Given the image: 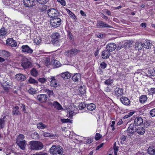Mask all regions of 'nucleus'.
I'll use <instances>...</instances> for the list:
<instances>
[{
    "instance_id": "obj_1",
    "label": "nucleus",
    "mask_w": 155,
    "mask_h": 155,
    "mask_svg": "<svg viewBox=\"0 0 155 155\" xmlns=\"http://www.w3.org/2000/svg\"><path fill=\"white\" fill-rule=\"evenodd\" d=\"M50 152L52 155H62L63 149L61 147L57 145H53L50 148Z\"/></svg>"
},
{
    "instance_id": "obj_2",
    "label": "nucleus",
    "mask_w": 155,
    "mask_h": 155,
    "mask_svg": "<svg viewBox=\"0 0 155 155\" xmlns=\"http://www.w3.org/2000/svg\"><path fill=\"white\" fill-rule=\"evenodd\" d=\"M30 147L33 150H41L43 147L42 143L38 141H32L30 142Z\"/></svg>"
},
{
    "instance_id": "obj_3",
    "label": "nucleus",
    "mask_w": 155,
    "mask_h": 155,
    "mask_svg": "<svg viewBox=\"0 0 155 155\" xmlns=\"http://www.w3.org/2000/svg\"><path fill=\"white\" fill-rule=\"evenodd\" d=\"M59 13L57 10L53 8L49 9L48 11V15L50 18L56 17Z\"/></svg>"
},
{
    "instance_id": "obj_4",
    "label": "nucleus",
    "mask_w": 155,
    "mask_h": 155,
    "mask_svg": "<svg viewBox=\"0 0 155 155\" xmlns=\"http://www.w3.org/2000/svg\"><path fill=\"white\" fill-rule=\"evenodd\" d=\"M21 65L24 68H27L31 67V64L29 59L24 57L22 59Z\"/></svg>"
},
{
    "instance_id": "obj_5",
    "label": "nucleus",
    "mask_w": 155,
    "mask_h": 155,
    "mask_svg": "<svg viewBox=\"0 0 155 155\" xmlns=\"http://www.w3.org/2000/svg\"><path fill=\"white\" fill-rule=\"evenodd\" d=\"M114 94L117 97H120L124 94V89L120 87H116L114 90Z\"/></svg>"
},
{
    "instance_id": "obj_6",
    "label": "nucleus",
    "mask_w": 155,
    "mask_h": 155,
    "mask_svg": "<svg viewBox=\"0 0 155 155\" xmlns=\"http://www.w3.org/2000/svg\"><path fill=\"white\" fill-rule=\"evenodd\" d=\"M60 38V34L57 32L53 33L51 35L52 41L54 44H55L59 42Z\"/></svg>"
},
{
    "instance_id": "obj_7",
    "label": "nucleus",
    "mask_w": 155,
    "mask_h": 155,
    "mask_svg": "<svg viewBox=\"0 0 155 155\" xmlns=\"http://www.w3.org/2000/svg\"><path fill=\"white\" fill-rule=\"evenodd\" d=\"M49 104L51 106L54 107V108L58 110L63 109L61 105L57 101H54L53 103L49 102Z\"/></svg>"
},
{
    "instance_id": "obj_8",
    "label": "nucleus",
    "mask_w": 155,
    "mask_h": 155,
    "mask_svg": "<svg viewBox=\"0 0 155 155\" xmlns=\"http://www.w3.org/2000/svg\"><path fill=\"white\" fill-rule=\"evenodd\" d=\"M80 52V50L75 49H72L65 52V54L69 57L74 56Z\"/></svg>"
},
{
    "instance_id": "obj_9",
    "label": "nucleus",
    "mask_w": 155,
    "mask_h": 155,
    "mask_svg": "<svg viewBox=\"0 0 155 155\" xmlns=\"http://www.w3.org/2000/svg\"><path fill=\"white\" fill-rule=\"evenodd\" d=\"M37 98L39 101L42 103H45L47 100L48 97L46 94H42L38 95Z\"/></svg>"
},
{
    "instance_id": "obj_10",
    "label": "nucleus",
    "mask_w": 155,
    "mask_h": 155,
    "mask_svg": "<svg viewBox=\"0 0 155 155\" xmlns=\"http://www.w3.org/2000/svg\"><path fill=\"white\" fill-rule=\"evenodd\" d=\"M21 48L22 51L25 53L31 54L33 51V50L27 45H23Z\"/></svg>"
},
{
    "instance_id": "obj_11",
    "label": "nucleus",
    "mask_w": 155,
    "mask_h": 155,
    "mask_svg": "<svg viewBox=\"0 0 155 155\" xmlns=\"http://www.w3.org/2000/svg\"><path fill=\"white\" fill-rule=\"evenodd\" d=\"M6 44L12 47H15L17 46L16 41L12 38L8 39L6 41Z\"/></svg>"
},
{
    "instance_id": "obj_12",
    "label": "nucleus",
    "mask_w": 155,
    "mask_h": 155,
    "mask_svg": "<svg viewBox=\"0 0 155 155\" xmlns=\"http://www.w3.org/2000/svg\"><path fill=\"white\" fill-rule=\"evenodd\" d=\"M16 143L20 148L22 150L25 149V147L26 146V142L25 140L22 141H16Z\"/></svg>"
},
{
    "instance_id": "obj_13",
    "label": "nucleus",
    "mask_w": 155,
    "mask_h": 155,
    "mask_svg": "<svg viewBox=\"0 0 155 155\" xmlns=\"http://www.w3.org/2000/svg\"><path fill=\"white\" fill-rule=\"evenodd\" d=\"M15 78L17 81H24L26 79L25 75L21 73L17 74L15 76Z\"/></svg>"
},
{
    "instance_id": "obj_14",
    "label": "nucleus",
    "mask_w": 155,
    "mask_h": 155,
    "mask_svg": "<svg viewBox=\"0 0 155 155\" xmlns=\"http://www.w3.org/2000/svg\"><path fill=\"white\" fill-rule=\"evenodd\" d=\"M134 126L133 124H130L127 130V134L131 136L134 132Z\"/></svg>"
},
{
    "instance_id": "obj_15",
    "label": "nucleus",
    "mask_w": 155,
    "mask_h": 155,
    "mask_svg": "<svg viewBox=\"0 0 155 155\" xmlns=\"http://www.w3.org/2000/svg\"><path fill=\"white\" fill-rule=\"evenodd\" d=\"M51 25L53 27L57 28L60 26L61 24V21L57 20H51Z\"/></svg>"
},
{
    "instance_id": "obj_16",
    "label": "nucleus",
    "mask_w": 155,
    "mask_h": 155,
    "mask_svg": "<svg viewBox=\"0 0 155 155\" xmlns=\"http://www.w3.org/2000/svg\"><path fill=\"white\" fill-rule=\"evenodd\" d=\"M120 100L121 103L125 105H129L130 103V100L126 97H123L121 98Z\"/></svg>"
},
{
    "instance_id": "obj_17",
    "label": "nucleus",
    "mask_w": 155,
    "mask_h": 155,
    "mask_svg": "<svg viewBox=\"0 0 155 155\" xmlns=\"http://www.w3.org/2000/svg\"><path fill=\"white\" fill-rule=\"evenodd\" d=\"M81 78V75L79 73L75 74L72 77V80L76 82H78Z\"/></svg>"
},
{
    "instance_id": "obj_18",
    "label": "nucleus",
    "mask_w": 155,
    "mask_h": 155,
    "mask_svg": "<svg viewBox=\"0 0 155 155\" xmlns=\"http://www.w3.org/2000/svg\"><path fill=\"white\" fill-rule=\"evenodd\" d=\"M116 46L114 43H110L107 45V51H112L116 48Z\"/></svg>"
},
{
    "instance_id": "obj_19",
    "label": "nucleus",
    "mask_w": 155,
    "mask_h": 155,
    "mask_svg": "<svg viewBox=\"0 0 155 155\" xmlns=\"http://www.w3.org/2000/svg\"><path fill=\"white\" fill-rule=\"evenodd\" d=\"M134 122L135 125H140L143 123V120L141 117H138L135 119Z\"/></svg>"
},
{
    "instance_id": "obj_20",
    "label": "nucleus",
    "mask_w": 155,
    "mask_h": 155,
    "mask_svg": "<svg viewBox=\"0 0 155 155\" xmlns=\"http://www.w3.org/2000/svg\"><path fill=\"white\" fill-rule=\"evenodd\" d=\"M50 85L53 87H56L57 86V81L55 79L54 77H51L50 78Z\"/></svg>"
},
{
    "instance_id": "obj_21",
    "label": "nucleus",
    "mask_w": 155,
    "mask_h": 155,
    "mask_svg": "<svg viewBox=\"0 0 155 155\" xmlns=\"http://www.w3.org/2000/svg\"><path fill=\"white\" fill-rule=\"evenodd\" d=\"M143 44L141 42L137 41L135 44V48L138 50L142 49L144 47Z\"/></svg>"
},
{
    "instance_id": "obj_22",
    "label": "nucleus",
    "mask_w": 155,
    "mask_h": 155,
    "mask_svg": "<svg viewBox=\"0 0 155 155\" xmlns=\"http://www.w3.org/2000/svg\"><path fill=\"white\" fill-rule=\"evenodd\" d=\"M61 77L64 79H69L71 77V74L68 72L62 73L61 74Z\"/></svg>"
},
{
    "instance_id": "obj_23",
    "label": "nucleus",
    "mask_w": 155,
    "mask_h": 155,
    "mask_svg": "<svg viewBox=\"0 0 155 155\" xmlns=\"http://www.w3.org/2000/svg\"><path fill=\"white\" fill-rule=\"evenodd\" d=\"M19 107L18 106H15L13 109V110L12 111L13 115H18L21 114L19 110Z\"/></svg>"
},
{
    "instance_id": "obj_24",
    "label": "nucleus",
    "mask_w": 155,
    "mask_h": 155,
    "mask_svg": "<svg viewBox=\"0 0 155 155\" xmlns=\"http://www.w3.org/2000/svg\"><path fill=\"white\" fill-rule=\"evenodd\" d=\"M145 130L142 127H140L137 129L136 131L137 133L140 134H143L145 132Z\"/></svg>"
},
{
    "instance_id": "obj_25",
    "label": "nucleus",
    "mask_w": 155,
    "mask_h": 155,
    "mask_svg": "<svg viewBox=\"0 0 155 155\" xmlns=\"http://www.w3.org/2000/svg\"><path fill=\"white\" fill-rule=\"evenodd\" d=\"M5 116H4L3 118H0V128L1 129H3L4 127L5 122Z\"/></svg>"
},
{
    "instance_id": "obj_26",
    "label": "nucleus",
    "mask_w": 155,
    "mask_h": 155,
    "mask_svg": "<svg viewBox=\"0 0 155 155\" xmlns=\"http://www.w3.org/2000/svg\"><path fill=\"white\" fill-rule=\"evenodd\" d=\"M87 107L88 110L92 111L95 109L96 106L94 104L91 103L88 104L87 105Z\"/></svg>"
},
{
    "instance_id": "obj_27",
    "label": "nucleus",
    "mask_w": 155,
    "mask_h": 155,
    "mask_svg": "<svg viewBox=\"0 0 155 155\" xmlns=\"http://www.w3.org/2000/svg\"><path fill=\"white\" fill-rule=\"evenodd\" d=\"M37 128L39 129H44L48 127L47 125H45L41 122L38 123L37 124Z\"/></svg>"
},
{
    "instance_id": "obj_28",
    "label": "nucleus",
    "mask_w": 155,
    "mask_h": 155,
    "mask_svg": "<svg viewBox=\"0 0 155 155\" xmlns=\"http://www.w3.org/2000/svg\"><path fill=\"white\" fill-rule=\"evenodd\" d=\"M148 153L151 155L155 154V147H150L148 149Z\"/></svg>"
},
{
    "instance_id": "obj_29",
    "label": "nucleus",
    "mask_w": 155,
    "mask_h": 155,
    "mask_svg": "<svg viewBox=\"0 0 155 155\" xmlns=\"http://www.w3.org/2000/svg\"><path fill=\"white\" fill-rule=\"evenodd\" d=\"M106 24L104 22L99 21L97 24V27L98 28H102L106 26Z\"/></svg>"
},
{
    "instance_id": "obj_30",
    "label": "nucleus",
    "mask_w": 155,
    "mask_h": 155,
    "mask_svg": "<svg viewBox=\"0 0 155 155\" xmlns=\"http://www.w3.org/2000/svg\"><path fill=\"white\" fill-rule=\"evenodd\" d=\"M147 99V97L146 95H142L140 98V101L141 103H144L146 101Z\"/></svg>"
},
{
    "instance_id": "obj_31",
    "label": "nucleus",
    "mask_w": 155,
    "mask_h": 155,
    "mask_svg": "<svg viewBox=\"0 0 155 155\" xmlns=\"http://www.w3.org/2000/svg\"><path fill=\"white\" fill-rule=\"evenodd\" d=\"M79 91L81 94H84L86 92L85 87L84 85L79 87Z\"/></svg>"
},
{
    "instance_id": "obj_32",
    "label": "nucleus",
    "mask_w": 155,
    "mask_h": 155,
    "mask_svg": "<svg viewBox=\"0 0 155 155\" xmlns=\"http://www.w3.org/2000/svg\"><path fill=\"white\" fill-rule=\"evenodd\" d=\"M1 54H2V56L4 57H8L11 55L10 53L9 52L5 50L2 51Z\"/></svg>"
},
{
    "instance_id": "obj_33",
    "label": "nucleus",
    "mask_w": 155,
    "mask_h": 155,
    "mask_svg": "<svg viewBox=\"0 0 155 155\" xmlns=\"http://www.w3.org/2000/svg\"><path fill=\"white\" fill-rule=\"evenodd\" d=\"M151 43L149 40H146L143 43L144 47L147 48H149L150 47Z\"/></svg>"
},
{
    "instance_id": "obj_34",
    "label": "nucleus",
    "mask_w": 155,
    "mask_h": 155,
    "mask_svg": "<svg viewBox=\"0 0 155 155\" xmlns=\"http://www.w3.org/2000/svg\"><path fill=\"white\" fill-rule=\"evenodd\" d=\"M6 33L7 31L5 28H2L0 29V36H4Z\"/></svg>"
},
{
    "instance_id": "obj_35",
    "label": "nucleus",
    "mask_w": 155,
    "mask_h": 155,
    "mask_svg": "<svg viewBox=\"0 0 155 155\" xmlns=\"http://www.w3.org/2000/svg\"><path fill=\"white\" fill-rule=\"evenodd\" d=\"M31 75L34 77H36L37 76L38 74V72L36 69L35 68H33L31 71Z\"/></svg>"
},
{
    "instance_id": "obj_36",
    "label": "nucleus",
    "mask_w": 155,
    "mask_h": 155,
    "mask_svg": "<svg viewBox=\"0 0 155 155\" xmlns=\"http://www.w3.org/2000/svg\"><path fill=\"white\" fill-rule=\"evenodd\" d=\"M148 74L150 76L155 75V72L153 69H148Z\"/></svg>"
},
{
    "instance_id": "obj_37",
    "label": "nucleus",
    "mask_w": 155,
    "mask_h": 155,
    "mask_svg": "<svg viewBox=\"0 0 155 155\" xmlns=\"http://www.w3.org/2000/svg\"><path fill=\"white\" fill-rule=\"evenodd\" d=\"M135 112L134 111H132L129 113L127 114L124 116L123 117V119H125L130 117L131 116L133 115L134 114Z\"/></svg>"
},
{
    "instance_id": "obj_38",
    "label": "nucleus",
    "mask_w": 155,
    "mask_h": 155,
    "mask_svg": "<svg viewBox=\"0 0 155 155\" xmlns=\"http://www.w3.org/2000/svg\"><path fill=\"white\" fill-rule=\"evenodd\" d=\"M25 138L24 136L22 134H20L17 137L16 141H22Z\"/></svg>"
},
{
    "instance_id": "obj_39",
    "label": "nucleus",
    "mask_w": 155,
    "mask_h": 155,
    "mask_svg": "<svg viewBox=\"0 0 155 155\" xmlns=\"http://www.w3.org/2000/svg\"><path fill=\"white\" fill-rule=\"evenodd\" d=\"M61 121L63 123H72V120L69 119H61Z\"/></svg>"
},
{
    "instance_id": "obj_40",
    "label": "nucleus",
    "mask_w": 155,
    "mask_h": 155,
    "mask_svg": "<svg viewBox=\"0 0 155 155\" xmlns=\"http://www.w3.org/2000/svg\"><path fill=\"white\" fill-rule=\"evenodd\" d=\"M29 93L31 94H35L36 93V90L33 88L31 87L28 90Z\"/></svg>"
},
{
    "instance_id": "obj_41",
    "label": "nucleus",
    "mask_w": 155,
    "mask_h": 155,
    "mask_svg": "<svg viewBox=\"0 0 155 155\" xmlns=\"http://www.w3.org/2000/svg\"><path fill=\"white\" fill-rule=\"evenodd\" d=\"M85 142L87 144H90L92 142H93V138H91V137H88L85 139Z\"/></svg>"
},
{
    "instance_id": "obj_42",
    "label": "nucleus",
    "mask_w": 155,
    "mask_h": 155,
    "mask_svg": "<svg viewBox=\"0 0 155 155\" xmlns=\"http://www.w3.org/2000/svg\"><path fill=\"white\" fill-rule=\"evenodd\" d=\"M31 136L32 138L35 140L38 139L39 138V136L38 134L37 133H33Z\"/></svg>"
},
{
    "instance_id": "obj_43",
    "label": "nucleus",
    "mask_w": 155,
    "mask_h": 155,
    "mask_svg": "<svg viewBox=\"0 0 155 155\" xmlns=\"http://www.w3.org/2000/svg\"><path fill=\"white\" fill-rule=\"evenodd\" d=\"M155 93V88H152L148 91V94L149 95H152Z\"/></svg>"
},
{
    "instance_id": "obj_44",
    "label": "nucleus",
    "mask_w": 155,
    "mask_h": 155,
    "mask_svg": "<svg viewBox=\"0 0 155 155\" xmlns=\"http://www.w3.org/2000/svg\"><path fill=\"white\" fill-rule=\"evenodd\" d=\"M53 65L56 67H59L61 66L60 63L56 60H55L53 62Z\"/></svg>"
},
{
    "instance_id": "obj_45",
    "label": "nucleus",
    "mask_w": 155,
    "mask_h": 155,
    "mask_svg": "<svg viewBox=\"0 0 155 155\" xmlns=\"http://www.w3.org/2000/svg\"><path fill=\"white\" fill-rule=\"evenodd\" d=\"M74 112L73 110H70L69 111L68 117L71 119L72 118Z\"/></svg>"
},
{
    "instance_id": "obj_46",
    "label": "nucleus",
    "mask_w": 155,
    "mask_h": 155,
    "mask_svg": "<svg viewBox=\"0 0 155 155\" xmlns=\"http://www.w3.org/2000/svg\"><path fill=\"white\" fill-rule=\"evenodd\" d=\"M101 137L102 135L100 134L97 133L95 135V139L96 140H99Z\"/></svg>"
},
{
    "instance_id": "obj_47",
    "label": "nucleus",
    "mask_w": 155,
    "mask_h": 155,
    "mask_svg": "<svg viewBox=\"0 0 155 155\" xmlns=\"http://www.w3.org/2000/svg\"><path fill=\"white\" fill-rule=\"evenodd\" d=\"M115 124V121H112L110 122L109 125L110 127L112 129V131L114 130V125Z\"/></svg>"
},
{
    "instance_id": "obj_48",
    "label": "nucleus",
    "mask_w": 155,
    "mask_h": 155,
    "mask_svg": "<svg viewBox=\"0 0 155 155\" xmlns=\"http://www.w3.org/2000/svg\"><path fill=\"white\" fill-rule=\"evenodd\" d=\"M86 107V105L84 103H81L79 104V107L80 109H83Z\"/></svg>"
},
{
    "instance_id": "obj_49",
    "label": "nucleus",
    "mask_w": 155,
    "mask_h": 155,
    "mask_svg": "<svg viewBox=\"0 0 155 155\" xmlns=\"http://www.w3.org/2000/svg\"><path fill=\"white\" fill-rule=\"evenodd\" d=\"M67 11L68 13L72 17V18L75 19L76 17L75 15L71 11L67 9Z\"/></svg>"
},
{
    "instance_id": "obj_50",
    "label": "nucleus",
    "mask_w": 155,
    "mask_h": 155,
    "mask_svg": "<svg viewBox=\"0 0 155 155\" xmlns=\"http://www.w3.org/2000/svg\"><path fill=\"white\" fill-rule=\"evenodd\" d=\"M45 65L47 66L48 67L50 65V60L49 58H47L45 61Z\"/></svg>"
},
{
    "instance_id": "obj_51",
    "label": "nucleus",
    "mask_w": 155,
    "mask_h": 155,
    "mask_svg": "<svg viewBox=\"0 0 155 155\" xmlns=\"http://www.w3.org/2000/svg\"><path fill=\"white\" fill-rule=\"evenodd\" d=\"M11 1L9 0H6V1L3 0L2 1L3 4L6 6L9 5L11 3Z\"/></svg>"
},
{
    "instance_id": "obj_52",
    "label": "nucleus",
    "mask_w": 155,
    "mask_h": 155,
    "mask_svg": "<svg viewBox=\"0 0 155 155\" xmlns=\"http://www.w3.org/2000/svg\"><path fill=\"white\" fill-rule=\"evenodd\" d=\"M29 82L33 84H37L38 81L35 80L34 79H33L31 78H30L29 80Z\"/></svg>"
},
{
    "instance_id": "obj_53",
    "label": "nucleus",
    "mask_w": 155,
    "mask_h": 155,
    "mask_svg": "<svg viewBox=\"0 0 155 155\" xmlns=\"http://www.w3.org/2000/svg\"><path fill=\"white\" fill-rule=\"evenodd\" d=\"M107 54V51L104 50L102 52L101 56L102 58L104 59L107 58V56L106 55Z\"/></svg>"
},
{
    "instance_id": "obj_54",
    "label": "nucleus",
    "mask_w": 155,
    "mask_h": 155,
    "mask_svg": "<svg viewBox=\"0 0 155 155\" xmlns=\"http://www.w3.org/2000/svg\"><path fill=\"white\" fill-rule=\"evenodd\" d=\"M150 114L152 117H155V108L152 109L150 111Z\"/></svg>"
},
{
    "instance_id": "obj_55",
    "label": "nucleus",
    "mask_w": 155,
    "mask_h": 155,
    "mask_svg": "<svg viewBox=\"0 0 155 155\" xmlns=\"http://www.w3.org/2000/svg\"><path fill=\"white\" fill-rule=\"evenodd\" d=\"M43 136L46 137H53V135H51L50 133L45 132L43 134Z\"/></svg>"
},
{
    "instance_id": "obj_56",
    "label": "nucleus",
    "mask_w": 155,
    "mask_h": 155,
    "mask_svg": "<svg viewBox=\"0 0 155 155\" xmlns=\"http://www.w3.org/2000/svg\"><path fill=\"white\" fill-rule=\"evenodd\" d=\"M97 37L101 38H102L105 37L106 35L105 34H103L101 33L97 35H96Z\"/></svg>"
},
{
    "instance_id": "obj_57",
    "label": "nucleus",
    "mask_w": 155,
    "mask_h": 155,
    "mask_svg": "<svg viewBox=\"0 0 155 155\" xmlns=\"http://www.w3.org/2000/svg\"><path fill=\"white\" fill-rule=\"evenodd\" d=\"M39 4H45L47 3L48 0H41L39 1Z\"/></svg>"
},
{
    "instance_id": "obj_58",
    "label": "nucleus",
    "mask_w": 155,
    "mask_h": 155,
    "mask_svg": "<svg viewBox=\"0 0 155 155\" xmlns=\"http://www.w3.org/2000/svg\"><path fill=\"white\" fill-rule=\"evenodd\" d=\"M57 1L60 3L62 5L65 6L66 5V3L64 0H57Z\"/></svg>"
},
{
    "instance_id": "obj_59",
    "label": "nucleus",
    "mask_w": 155,
    "mask_h": 155,
    "mask_svg": "<svg viewBox=\"0 0 155 155\" xmlns=\"http://www.w3.org/2000/svg\"><path fill=\"white\" fill-rule=\"evenodd\" d=\"M38 81L41 83H43L46 81V79L45 78H39L38 79Z\"/></svg>"
},
{
    "instance_id": "obj_60",
    "label": "nucleus",
    "mask_w": 155,
    "mask_h": 155,
    "mask_svg": "<svg viewBox=\"0 0 155 155\" xmlns=\"http://www.w3.org/2000/svg\"><path fill=\"white\" fill-rule=\"evenodd\" d=\"M100 67L101 68L104 69L106 67V64L104 62H103L100 64Z\"/></svg>"
},
{
    "instance_id": "obj_61",
    "label": "nucleus",
    "mask_w": 155,
    "mask_h": 155,
    "mask_svg": "<svg viewBox=\"0 0 155 155\" xmlns=\"http://www.w3.org/2000/svg\"><path fill=\"white\" fill-rule=\"evenodd\" d=\"M41 39L38 38H36L35 39V41L36 44H38L41 42Z\"/></svg>"
},
{
    "instance_id": "obj_62",
    "label": "nucleus",
    "mask_w": 155,
    "mask_h": 155,
    "mask_svg": "<svg viewBox=\"0 0 155 155\" xmlns=\"http://www.w3.org/2000/svg\"><path fill=\"white\" fill-rule=\"evenodd\" d=\"M126 139V137L123 135L120 138V140H121V143L123 144L124 143V141Z\"/></svg>"
},
{
    "instance_id": "obj_63",
    "label": "nucleus",
    "mask_w": 155,
    "mask_h": 155,
    "mask_svg": "<svg viewBox=\"0 0 155 155\" xmlns=\"http://www.w3.org/2000/svg\"><path fill=\"white\" fill-rule=\"evenodd\" d=\"M22 106H21V107L22 108V111L24 112V113H26V111L25 109V106L24 104H21Z\"/></svg>"
},
{
    "instance_id": "obj_64",
    "label": "nucleus",
    "mask_w": 155,
    "mask_h": 155,
    "mask_svg": "<svg viewBox=\"0 0 155 155\" xmlns=\"http://www.w3.org/2000/svg\"><path fill=\"white\" fill-rule=\"evenodd\" d=\"M113 82V81L112 79H109L107 80V85H112V84Z\"/></svg>"
}]
</instances>
